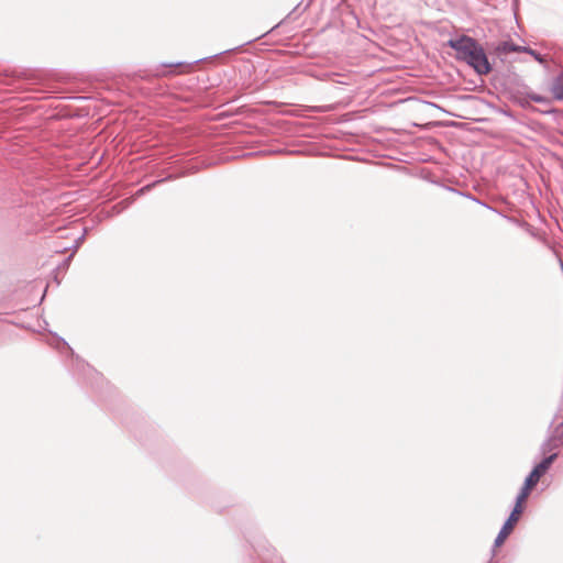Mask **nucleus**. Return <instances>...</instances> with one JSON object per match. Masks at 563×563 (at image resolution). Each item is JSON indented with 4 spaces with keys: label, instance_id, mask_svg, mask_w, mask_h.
<instances>
[{
    "label": "nucleus",
    "instance_id": "nucleus-1",
    "mask_svg": "<svg viewBox=\"0 0 563 563\" xmlns=\"http://www.w3.org/2000/svg\"><path fill=\"white\" fill-rule=\"evenodd\" d=\"M558 459V453H552L542 459V461L537 464L528 476L525 478L523 485L520 488L516 497L515 506L506 519L504 525L501 526L497 537L494 541V548H499L504 544L509 534L514 531L517 522L519 521L522 512H523V503L529 497L531 490L538 485L540 478L548 472L553 462Z\"/></svg>",
    "mask_w": 563,
    "mask_h": 563
},
{
    "label": "nucleus",
    "instance_id": "nucleus-2",
    "mask_svg": "<svg viewBox=\"0 0 563 563\" xmlns=\"http://www.w3.org/2000/svg\"><path fill=\"white\" fill-rule=\"evenodd\" d=\"M446 46L455 51V59L465 63L478 76H486L493 70V65L483 45L472 36L460 35L455 38H450Z\"/></svg>",
    "mask_w": 563,
    "mask_h": 563
},
{
    "label": "nucleus",
    "instance_id": "nucleus-3",
    "mask_svg": "<svg viewBox=\"0 0 563 563\" xmlns=\"http://www.w3.org/2000/svg\"><path fill=\"white\" fill-rule=\"evenodd\" d=\"M563 445V421L553 430L552 435L541 444V452L547 453Z\"/></svg>",
    "mask_w": 563,
    "mask_h": 563
},
{
    "label": "nucleus",
    "instance_id": "nucleus-4",
    "mask_svg": "<svg viewBox=\"0 0 563 563\" xmlns=\"http://www.w3.org/2000/svg\"><path fill=\"white\" fill-rule=\"evenodd\" d=\"M523 46L517 45L510 41L500 42L496 46V53L499 55H506L509 53H522Z\"/></svg>",
    "mask_w": 563,
    "mask_h": 563
},
{
    "label": "nucleus",
    "instance_id": "nucleus-5",
    "mask_svg": "<svg viewBox=\"0 0 563 563\" xmlns=\"http://www.w3.org/2000/svg\"><path fill=\"white\" fill-rule=\"evenodd\" d=\"M551 92L556 100H563V71L553 79Z\"/></svg>",
    "mask_w": 563,
    "mask_h": 563
},
{
    "label": "nucleus",
    "instance_id": "nucleus-6",
    "mask_svg": "<svg viewBox=\"0 0 563 563\" xmlns=\"http://www.w3.org/2000/svg\"><path fill=\"white\" fill-rule=\"evenodd\" d=\"M510 99L523 109L530 107L529 93H522L520 91L511 92Z\"/></svg>",
    "mask_w": 563,
    "mask_h": 563
},
{
    "label": "nucleus",
    "instance_id": "nucleus-7",
    "mask_svg": "<svg viewBox=\"0 0 563 563\" xmlns=\"http://www.w3.org/2000/svg\"><path fill=\"white\" fill-rule=\"evenodd\" d=\"M173 176H168L166 178H161V179H157L151 184H147L143 187H141L137 191H136V196H141V195H144L145 192L152 190L155 186H157L158 184H162V183H165L166 180H169L172 179Z\"/></svg>",
    "mask_w": 563,
    "mask_h": 563
},
{
    "label": "nucleus",
    "instance_id": "nucleus-8",
    "mask_svg": "<svg viewBox=\"0 0 563 563\" xmlns=\"http://www.w3.org/2000/svg\"><path fill=\"white\" fill-rule=\"evenodd\" d=\"M522 53L529 54V56H532L539 63L544 62V57L538 51L532 49L529 46H523Z\"/></svg>",
    "mask_w": 563,
    "mask_h": 563
},
{
    "label": "nucleus",
    "instance_id": "nucleus-9",
    "mask_svg": "<svg viewBox=\"0 0 563 563\" xmlns=\"http://www.w3.org/2000/svg\"><path fill=\"white\" fill-rule=\"evenodd\" d=\"M529 99H530V102L534 101L537 103H542V104L550 103V99L548 97H544V96H541V95H538L534 92L529 93Z\"/></svg>",
    "mask_w": 563,
    "mask_h": 563
},
{
    "label": "nucleus",
    "instance_id": "nucleus-10",
    "mask_svg": "<svg viewBox=\"0 0 563 563\" xmlns=\"http://www.w3.org/2000/svg\"><path fill=\"white\" fill-rule=\"evenodd\" d=\"M86 233H87V229H84V232L80 236H78L77 239H75L74 241V244L71 246H69L68 249L73 250V254L75 252H77V250L79 249V246L81 245V243L85 241V236H86Z\"/></svg>",
    "mask_w": 563,
    "mask_h": 563
},
{
    "label": "nucleus",
    "instance_id": "nucleus-11",
    "mask_svg": "<svg viewBox=\"0 0 563 563\" xmlns=\"http://www.w3.org/2000/svg\"><path fill=\"white\" fill-rule=\"evenodd\" d=\"M169 73H158V71H145L144 74H139L137 76L142 79H148L150 77H157V76H165V75H168Z\"/></svg>",
    "mask_w": 563,
    "mask_h": 563
},
{
    "label": "nucleus",
    "instance_id": "nucleus-12",
    "mask_svg": "<svg viewBox=\"0 0 563 563\" xmlns=\"http://www.w3.org/2000/svg\"><path fill=\"white\" fill-rule=\"evenodd\" d=\"M76 362H77V366L81 369V371H92V368L90 367L89 364H87L85 361L80 360L78 356L76 357Z\"/></svg>",
    "mask_w": 563,
    "mask_h": 563
},
{
    "label": "nucleus",
    "instance_id": "nucleus-13",
    "mask_svg": "<svg viewBox=\"0 0 563 563\" xmlns=\"http://www.w3.org/2000/svg\"><path fill=\"white\" fill-rule=\"evenodd\" d=\"M185 64H186L185 62H175V63H163L161 66L172 68V67H179Z\"/></svg>",
    "mask_w": 563,
    "mask_h": 563
},
{
    "label": "nucleus",
    "instance_id": "nucleus-14",
    "mask_svg": "<svg viewBox=\"0 0 563 563\" xmlns=\"http://www.w3.org/2000/svg\"><path fill=\"white\" fill-rule=\"evenodd\" d=\"M73 255H74V254L71 253V254H70V255H69V256L64 261V263H63V266H64V267H68V265H69V263H70V261H71V258H73Z\"/></svg>",
    "mask_w": 563,
    "mask_h": 563
},
{
    "label": "nucleus",
    "instance_id": "nucleus-15",
    "mask_svg": "<svg viewBox=\"0 0 563 563\" xmlns=\"http://www.w3.org/2000/svg\"><path fill=\"white\" fill-rule=\"evenodd\" d=\"M208 58H209V57H205V58L196 59V60H192L191 63H189L188 65H190V66H191V65H194V64H197V63H199V62L206 60V59H208Z\"/></svg>",
    "mask_w": 563,
    "mask_h": 563
},
{
    "label": "nucleus",
    "instance_id": "nucleus-16",
    "mask_svg": "<svg viewBox=\"0 0 563 563\" xmlns=\"http://www.w3.org/2000/svg\"><path fill=\"white\" fill-rule=\"evenodd\" d=\"M59 340L62 341V343H63L65 346H67V347L70 350V347L68 346L67 342H66L64 339L59 338Z\"/></svg>",
    "mask_w": 563,
    "mask_h": 563
},
{
    "label": "nucleus",
    "instance_id": "nucleus-17",
    "mask_svg": "<svg viewBox=\"0 0 563 563\" xmlns=\"http://www.w3.org/2000/svg\"><path fill=\"white\" fill-rule=\"evenodd\" d=\"M298 8H299V5H297L295 9H292V12H290L288 16H290L291 14H294V13L297 11V9H298Z\"/></svg>",
    "mask_w": 563,
    "mask_h": 563
},
{
    "label": "nucleus",
    "instance_id": "nucleus-18",
    "mask_svg": "<svg viewBox=\"0 0 563 563\" xmlns=\"http://www.w3.org/2000/svg\"><path fill=\"white\" fill-rule=\"evenodd\" d=\"M488 563H493L492 561H489Z\"/></svg>",
    "mask_w": 563,
    "mask_h": 563
}]
</instances>
